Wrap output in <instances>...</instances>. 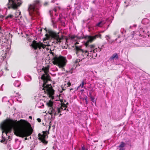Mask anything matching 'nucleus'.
Returning <instances> with one entry per match:
<instances>
[{
  "label": "nucleus",
  "mask_w": 150,
  "mask_h": 150,
  "mask_svg": "<svg viewBox=\"0 0 150 150\" xmlns=\"http://www.w3.org/2000/svg\"><path fill=\"white\" fill-rule=\"evenodd\" d=\"M37 120H38V122H40L41 121V120L40 118H38L37 119Z\"/></svg>",
  "instance_id": "7c9ffc66"
},
{
  "label": "nucleus",
  "mask_w": 150,
  "mask_h": 150,
  "mask_svg": "<svg viewBox=\"0 0 150 150\" xmlns=\"http://www.w3.org/2000/svg\"><path fill=\"white\" fill-rule=\"evenodd\" d=\"M3 74V72L2 71L1 69H0V75Z\"/></svg>",
  "instance_id": "c756f323"
},
{
  "label": "nucleus",
  "mask_w": 150,
  "mask_h": 150,
  "mask_svg": "<svg viewBox=\"0 0 150 150\" xmlns=\"http://www.w3.org/2000/svg\"><path fill=\"white\" fill-rule=\"evenodd\" d=\"M80 91L81 92H83L84 91V90L83 89H81L80 90Z\"/></svg>",
  "instance_id": "e433bc0d"
},
{
  "label": "nucleus",
  "mask_w": 150,
  "mask_h": 150,
  "mask_svg": "<svg viewBox=\"0 0 150 150\" xmlns=\"http://www.w3.org/2000/svg\"><path fill=\"white\" fill-rule=\"evenodd\" d=\"M42 72L44 73L42 75L41 79L43 81L44 83L41 87L39 88L42 92L45 93L49 96L50 97H52L54 93V91L52 88L51 85L47 84L46 83L47 81L50 80V77L48 74L49 69L45 67L42 69Z\"/></svg>",
  "instance_id": "f03ea898"
},
{
  "label": "nucleus",
  "mask_w": 150,
  "mask_h": 150,
  "mask_svg": "<svg viewBox=\"0 0 150 150\" xmlns=\"http://www.w3.org/2000/svg\"><path fill=\"white\" fill-rule=\"evenodd\" d=\"M21 142L20 141L18 140L16 141V143L14 145V147L15 149H18L20 147V144H21Z\"/></svg>",
  "instance_id": "dca6fc26"
},
{
  "label": "nucleus",
  "mask_w": 150,
  "mask_h": 150,
  "mask_svg": "<svg viewBox=\"0 0 150 150\" xmlns=\"http://www.w3.org/2000/svg\"><path fill=\"white\" fill-rule=\"evenodd\" d=\"M69 72L70 73H71V74H72V71H69Z\"/></svg>",
  "instance_id": "a19ab883"
},
{
  "label": "nucleus",
  "mask_w": 150,
  "mask_h": 150,
  "mask_svg": "<svg viewBox=\"0 0 150 150\" xmlns=\"http://www.w3.org/2000/svg\"><path fill=\"white\" fill-rule=\"evenodd\" d=\"M42 106H44V105L43 104H42Z\"/></svg>",
  "instance_id": "de8ad7c7"
},
{
  "label": "nucleus",
  "mask_w": 150,
  "mask_h": 150,
  "mask_svg": "<svg viewBox=\"0 0 150 150\" xmlns=\"http://www.w3.org/2000/svg\"><path fill=\"white\" fill-rule=\"evenodd\" d=\"M114 41V40H111V39H110L109 40L108 42L109 43L112 44Z\"/></svg>",
  "instance_id": "cd10ccee"
},
{
  "label": "nucleus",
  "mask_w": 150,
  "mask_h": 150,
  "mask_svg": "<svg viewBox=\"0 0 150 150\" xmlns=\"http://www.w3.org/2000/svg\"><path fill=\"white\" fill-rule=\"evenodd\" d=\"M93 90H92L91 91H90V95H91V93L93 92Z\"/></svg>",
  "instance_id": "4c0bfd02"
},
{
  "label": "nucleus",
  "mask_w": 150,
  "mask_h": 150,
  "mask_svg": "<svg viewBox=\"0 0 150 150\" xmlns=\"http://www.w3.org/2000/svg\"><path fill=\"white\" fill-rule=\"evenodd\" d=\"M89 47L91 49V50L89 51V52L91 53H94L98 51H101V49L99 48H98V49L96 48L94 49L95 47L94 45H90Z\"/></svg>",
  "instance_id": "ddd939ff"
},
{
  "label": "nucleus",
  "mask_w": 150,
  "mask_h": 150,
  "mask_svg": "<svg viewBox=\"0 0 150 150\" xmlns=\"http://www.w3.org/2000/svg\"><path fill=\"white\" fill-rule=\"evenodd\" d=\"M68 86H69L70 85H71V83L70 82H68Z\"/></svg>",
  "instance_id": "f704fd0d"
},
{
  "label": "nucleus",
  "mask_w": 150,
  "mask_h": 150,
  "mask_svg": "<svg viewBox=\"0 0 150 150\" xmlns=\"http://www.w3.org/2000/svg\"><path fill=\"white\" fill-rule=\"evenodd\" d=\"M47 2H45L44 3V5L45 6L46 5H47Z\"/></svg>",
  "instance_id": "c9c22d12"
},
{
  "label": "nucleus",
  "mask_w": 150,
  "mask_h": 150,
  "mask_svg": "<svg viewBox=\"0 0 150 150\" xmlns=\"http://www.w3.org/2000/svg\"><path fill=\"white\" fill-rule=\"evenodd\" d=\"M75 49L76 50V53L78 56L81 54L80 57H79L80 58L77 59L75 61V62L76 63H78V64H79V62L81 61H82V60L84 59V58H85L87 57L88 55V52H88L87 50H83L80 47L76 46Z\"/></svg>",
  "instance_id": "39448f33"
},
{
  "label": "nucleus",
  "mask_w": 150,
  "mask_h": 150,
  "mask_svg": "<svg viewBox=\"0 0 150 150\" xmlns=\"http://www.w3.org/2000/svg\"><path fill=\"white\" fill-rule=\"evenodd\" d=\"M91 101L94 102V98L93 97H91Z\"/></svg>",
  "instance_id": "473e14b6"
},
{
  "label": "nucleus",
  "mask_w": 150,
  "mask_h": 150,
  "mask_svg": "<svg viewBox=\"0 0 150 150\" xmlns=\"http://www.w3.org/2000/svg\"><path fill=\"white\" fill-rule=\"evenodd\" d=\"M56 12L57 10L55 8H54L52 10H51L50 11V15L51 17L52 24L53 27L54 28H57V26L55 24L56 22L54 21V20L53 18V15H54L56 16H57Z\"/></svg>",
  "instance_id": "9b49d317"
},
{
  "label": "nucleus",
  "mask_w": 150,
  "mask_h": 150,
  "mask_svg": "<svg viewBox=\"0 0 150 150\" xmlns=\"http://www.w3.org/2000/svg\"><path fill=\"white\" fill-rule=\"evenodd\" d=\"M62 19V18L60 16V18L58 20V21L62 23V25H64L65 24L64 22V21L61 20Z\"/></svg>",
  "instance_id": "393cba45"
},
{
  "label": "nucleus",
  "mask_w": 150,
  "mask_h": 150,
  "mask_svg": "<svg viewBox=\"0 0 150 150\" xmlns=\"http://www.w3.org/2000/svg\"><path fill=\"white\" fill-rule=\"evenodd\" d=\"M21 84V83L18 81H15L14 83V86L16 87H19Z\"/></svg>",
  "instance_id": "6ab92c4d"
},
{
  "label": "nucleus",
  "mask_w": 150,
  "mask_h": 150,
  "mask_svg": "<svg viewBox=\"0 0 150 150\" xmlns=\"http://www.w3.org/2000/svg\"><path fill=\"white\" fill-rule=\"evenodd\" d=\"M8 4L10 5L8 8L11 7L13 9H16L20 6L22 3L21 0H8Z\"/></svg>",
  "instance_id": "1a4fd4ad"
},
{
  "label": "nucleus",
  "mask_w": 150,
  "mask_h": 150,
  "mask_svg": "<svg viewBox=\"0 0 150 150\" xmlns=\"http://www.w3.org/2000/svg\"><path fill=\"white\" fill-rule=\"evenodd\" d=\"M105 37L108 42L111 39V37L109 35H106Z\"/></svg>",
  "instance_id": "a878e982"
},
{
  "label": "nucleus",
  "mask_w": 150,
  "mask_h": 150,
  "mask_svg": "<svg viewBox=\"0 0 150 150\" xmlns=\"http://www.w3.org/2000/svg\"><path fill=\"white\" fill-rule=\"evenodd\" d=\"M53 102L51 101H49L47 103V105L50 107L48 111L49 113L52 116L53 114L54 116L57 115L58 113L61 112V111L63 109L61 107H60L59 106H56L55 107H52Z\"/></svg>",
  "instance_id": "0eeeda50"
},
{
  "label": "nucleus",
  "mask_w": 150,
  "mask_h": 150,
  "mask_svg": "<svg viewBox=\"0 0 150 150\" xmlns=\"http://www.w3.org/2000/svg\"><path fill=\"white\" fill-rule=\"evenodd\" d=\"M31 18H32V19H35V18H33L32 17Z\"/></svg>",
  "instance_id": "09e8293b"
},
{
  "label": "nucleus",
  "mask_w": 150,
  "mask_h": 150,
  "mask_svg": "<svg viewBox=\"0 0 150 150\" xmlns=\"http://www.w3.org/2000/svg\"><path fill=\"white\" fill-rule=\"evenodd\" d=\"M142 23L144 24H148L149 23V20L147 18H145L143 19L142 21Z\"/></svg>",
  "instance_id": "a211bd4d"
},
{
  "label": "nucleus",
  "mask_w": 150,
  "mask_h": 150,
  "mask_svg": "<svg viewBox=\"0 0 150 150\" xmlns=\"http://www.w3.org/2000/svg\"><path fill=\"white\" fill-rule=\"evenodd\" d=\"M76 44H78V43L77 42H76Z\"/></svg>",
  "instance_id": "3c124183"
},
{
  "label": "nucleus",
  "mask_w": 150,
  "mask_h": 150,
  "mask_svg": "<svg viewBox=\"0 0 150 150\" xmlns=\"http://www.w3.org/2000/svg\"><path fill=\"white\" fill-rule=\"evenodd\" d=\"M51 54L52 55L53 62L54 64L56 65L59 68L62 69V70H64V67L66 65L67 60L65 57L60 56L59 57L53 52H51Z\"/></svg>",
  "instance_id": "7ed1b4c3"
},
{
  "label": "nucleus",
  "mask_w": 150,
  "mask_h": 150,
  "mask_svg": "<svg viewBox=\"0 0 150 150\" xmlns=\"http://www.w3.org/2000/svg\"><path fill=\"white\" fill-rule=\"evenodd\" d=\"M14 16L16 20L21 18V11L19 10L17 11L15 13Z\"/></svg>",
  "instance_id": "2eb2a0df"
},
{
  "label": "nucleus",
  "mask_w": 150,
  "mask_h": 150,
  "mask_svg": "<svg viewBox=\"0 0 150 150\" xmlns=\"http://www.w3.org/2000/svg\"><path fill=\"white\" fill-rule=\"evenodd\" d=\"M107 20V19H105L101 21L96 25V26L100 27H102L106 23Z\"/></svg>",
  "instance_id": "4468645a"
},
{
  "label": "nucleus",
  "mask_w": 150,
  "mask_h": 150,
  "mask_svg": "<svg viewBox=\"0 0 150 150\" xmlns=\"http://www.w3.org/2000/svg\"><path fill=\"white\" fill-rule=\"evenodd\" d=\"M91 85H90L89 87H87L86 88V89H89L91 88Z\"/></svg>",
  "instance_id": "2f4dec72"
},
{
  "label": "nucleus",
  "mask_w": 150,
  "mask_h": 150,
  "mask_svg": "<svg viewBox=\"0 0 150 150\" xmlns=\"http://www.w3.org/2000/svg\"><path fill=\"white\" fill-rule=\"evenodd\" d=\"M68 104V103H67L66 105L64 104L60 105L59 107H61H61H62L63 108V109L62 110H66L67 111L68 110V109L67 108V104Z\"/></svg>",
  "instance_id": "f3484780"
},
{
  "label": "nucleus",
  "mask_w": 150,
  "mask_h": 150,
  "mask_svg": "<svg viewBox=\"0 0 150 150\" xmlns=\"http://www.w3.org/2000/svg\"><path fill=\"white\" fill-rule=\"evenodd\" d=\"M29 118L30 119H32V116H30L29 117Z\"/></svg>",
  "instance_id": "58836bf2"
},
{
  "label": "nucleus",
  "mask_w": 150,
  "mask_h": 150,
  "mask_svg": "<svg viewBox=\"0 0 150 150\" xmlns=\"http://www.w3.org/2000/svg\"><path fill=\"white\" fill-rule=\"evenodd\" d=\"M13 18V16L12 15H8L6 18V19L7 20H10Z\"/></svg>",
  "instance_id": "b1692460"
},
{
  "label": "nucleus",
  "mask_w": 150,
  "mask_h": 150,
  "mask_svg": "<svg viewBox=\"0 0 150 150\" xmlns=\"http://www.w3.org/2000/svg\"><path fill=\"white\" fill-rule=\"evenodd\" d=\"M50 126L49 127V128L50 129Z\"/></svg>",
  "instance_id": "49530a36"
},
{
  "label": "nucleus",
  "mask_w": 150,
  "mask_h": 150,
  "mask_svg": "<svg viewBox=\"0 0 150 150\" xmlns=\"http://www.w3.org/2000/svg\"><path fill=\"white\" fill-rule=\"evenodd\" d=\"M84 83L83 82H82L81 83L79 86L77 88V90H79V89L80 87L81 88H84V89H86V87L84 86Z\"/></svg>",
  "instance_id": "aec40b11"
},
{
  "label": "nucleus",
  "mask_w": 150,
  "mask_h": 150,
  "mask_svg": "<svg viewBox=\"0 0 150 150\" xmlns=\"http://www.w3.org/2000/svg\"><path fill=\"white\" fill-rule=\"evenodd\" d=\"M115 58H116V59L118 58V55L117 53H115L113 54L110 57V59H113Z\"/></svg>",
  "instance_id": "412c9836"
},
{
  "label": "nucleus",
  "mask_w": 150,
  "mask_h": 150,
  "mask_svg": "<svg viewBox=\"0 0 150 150\" xmlns=\"http://www.w3.org/2000/svg\"><path fill=\"white\" fill-rule=\"evenodd\" d=\"M101 38V35L99 34L93 36H87L85 37V39L86 40V42L85 45L86 46L88 45V43L92 42L94 40H95L96 38Z\"/></svg>",
  "instance_id": "9d476101"
},
{
  "label": "nucleus",
  "mask_w": 150,
  "mask_h": 150,
  "mask_svg": "<svg viewBox=\"0 0 150 150\" xmlns=\"http://www.w3.org/2000/svg\"><path fill=\"white\" fill-rule=\"evenodd\" d=\"M31 46L35 50H36L38 48H39V50H41L45 48L47 49V47L50 46V45L49 44L48 41L47 40L44 39L42 42H37L35 40L33 41Z\"/></svg>",
  "instance_id": "423d86ee"
},
{
  "label": "nucleus",
  "mask_w": 150,
  "mask_h": 150,
  "mask_svg": "<svg viewBox=\"0 0 150 150\" xmlns=\"http://www.w3.org/2000/svg\"><path fill=\"white\" fill-rule=\"evenodd\" d=\"M133 27H136V25H133Z\"/></svg>",
  "instance_id": "ea45409f"
},
{
  "label": "nucleus",
  "mask_w": 150,
  "mask_h": 150,
  "mask_svg": "<svg viewBox=\"0 0 150 150\" xmlns=\"http://www.w3.org/2000/svg\"><path fill=\"white\" fill-rule=\"evenodd\" d=\"M29 77H30V80H31V77H30V76Z\"/></svg>",
  "instance_id": "a18cd8bd"
},
{
  "label": "nucleus",
  "mask_w": 150,
  "mask_h": 150,
  "mask_svg": "<svg viewBox=\"0 0 150 150\" xmlns=\"http://www.w3.org/2000/svg\"><path fill=\"white\" fill-rule=\"evenodd\" d=\"M62 114H60L59 115V117H60V116H61V115H62Z\"/></svg>",
  "instance_id": "79ce46f5"
},
{
  "label": "nucleus",
  "mask_w": 150,
  "mask_h": 150,
  "mask_svg": "<svg viewBox=\"0 0 150 150\" xmlns=\"http://www.w3.org/2000/svg\"><path fill=\"white\" fill-rule=\"evenodd\" d=\"M25 140H26V139H27V138H26V137L25 138Z\"/></svg>",
  "instance_id": "37998d69"
},
{
  "label": "nucleus",
  "mask_w": 150,
  "mask_h": 150,
  "mask_svg": "<svg viewBox=\"0 0 150 150\" xmlns=\"http://www.w3.org/2000/svg\"><path fill=\"white\" fill-rule=\"evenodd\" d=\"M1 114V112L0 111V115Z\"/></svg>",
  "instance_id": "8fccbe9b"
},
{
  "label": "nucleus",
  "mask_w": 150,
  "mask_h": 150,
  "mask_svg": "<svg viewBox=\"0 0 150 150\" xmlns=\"http://www.w3.org/2000/svg\"><path fill=\"white\" fill-rule=\"evenodd\" d=\"M38 107L39 108H42V107H41V106H38Z\"/></svg>",
  "instance_id": "c03bdc74"
},
{
  "label": "nucleus",
  "mask_w": 150,
  "mask_h": 150,
  "mask_svg": "<svg viewBox=\"0 0 150 150\" xmlns=\"http://www.w3.org/2000/svg\"><path fill=\"white\" fill-rule=\"evenodd\" d=\"M4 16L1 15L0 16V18H1V19H0V21H3V18L4 17Z\"/></svg>",
  "instance_id": "c85d7f7f"
},
{
  "label": "nucleus",
  "mask_w": 150,
  "mask_h": 150,
  "mask_svg": "<svg viewBox=\"0 0 150 150\" xmlns=\"http://www.w3.org/2000/svg\"><path fill=\"white\" fill-rule=\"evenodd\" d=\"M82 82H83L84 83V85H85V84H86V81H85V80H83V81H82Z\"/></svg>",
  "instance_id": "72a5a7b5"
},
{
  "label": "nucleus",
  "mask_w": 150,
  "mask_h": 150,
  "mask_svg": "<svg viewBox=\"0 0 150 150\" xmlns=\"http://www.w3.org/2000/svg\"><path fill=\"white\" fill-rule=\"evenodd\" d=\"M79 150H88L87 149H86L84 146L82 147L81 149H80Z\"/></svg>",
  "instance_id": "bb28decb"
},
{
  "label": "nucleus",
  "mask_w": 150,
  "mask_h": 150,
  "mask_svg": "<svg viewBox=\"0 0 150 150\" xmlns=\"http://www.w3.org/2000/svg\"><path fill=\"white\" fill-rule=\"evenodd\" d=\"M41 4L39 0H36L34 3L30 5L28 10L29 14L32 17L39 15V8L41 6Z\"/></svg>",
  "instance_id": "20e7f679"
},
{
  "label": "nucleus",
  "mask_w": 150,
  "mask_h": 150,
  "mask_svg": "<svg viewBox=\"0 0 150 150\" xmlns=\"http://www.w3.org/2000/svg\"><path fill=\"white\" fill-rule=\"evenodd\" d=\"M1 56H0V59L1 58Z\"/></svg>",
  "instance_id": "603ef678"
},
{
  "label": "nucleus",
  "mask_w": 150,
  "mask_h": 150,
  "mask_svg": "<svg viewBox=\"0 0 150 150\" xmlns=\"http://www.w3.org/2000/svg\"><path fill=\"white\" fill-rule=\"evenodd\" d=\"M125 144L124 142H121V144L119 145V147L120 149H119V150H124V149H123L121 148H123L125 146Z\"/></svg>",
  "instance_id": "4be33fe9"
},
{
  "label": "nucleus",
  "mask_w": 150,
  "mask_h": 150,
  "mask_svg": "<svg viewBox=\"0 0 150 150\" xmlns=\"http://www.w3.org/2000/svg\"><path fill=\"white\" fill-rule=\"evenodd\" d=\"M45 132H43L42 134H38V138L44 144H46L47 143V142L46 141L45 139L46 137V135L45 134Z\"/></svg>",
  "instance_id": "f8f14e48"
},
{
  "label": "nucleus",
  "mask_w": 150,
  "mask_h": 150,
  "mask_svg": "<svg viewBox=\"0 0 150 150\" xmlns=\"http://www.w3.org/2000/svg\"><path fill=\"white\" fill-rule=\"evenodd\" d=\"M47 39L48 40L50 39V38H54V42L56 44L60 43V40L62 38H60L59 35L56 33L52 30L49 31L48 33L45 35Z\"/></svg>",
  "instance_id": "6e6552de"
},
{
  "label": "nucleus",
  "mask_w": 150,
  "mask_h": 150,
  "mask_svg": "<svg viewBox=\"0 0 150 150\" xmlns=\"http://www.w3.org/2000/svg\"><path fill=\"white\" fill-rule=\"evenodd\" d=\"M2 101L3 102H8L9 100L6 97H4L2 99Z\"/></svg>",
  "instance_id": "5701e85b"
},
{
  "label": "nucleus",
  "mask_w": 150,
  "mask_h": 150,
  "mask_svg": "<svg viewBox=\"0 0 150 150\" xmlns=\"http://www.w3.org/2000/svg\"><path fill=\"white\" fill-rule=\"evenodd\" d=\"M2 130V139L1 142L6 144L5 137H4V133L7 135V133L10 132L13 128L15 134L17 136L24 137L30 135L32 133L33 129L30 124L27 121L23 120L18 121L16 125L11 123L4 122L0 126Z\"/></svg>",
  "instance_id": "f257e3e1"
}]
</instances>
